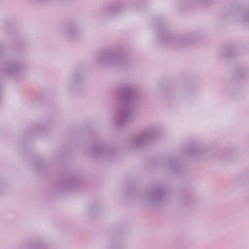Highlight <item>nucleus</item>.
<instances>
[{
	"label": "nucleus",
	"mask_w": 249,
	"mask_h": 249,
	"mask_svg": "<svg viewBox=\"0 0 249 249\" xmlns=\"http://www.w3.org/2000/svg\"><path fill=\"white\" fill-rule=\"evenodd\" d=\"M156 26L158 28V39L163 45H171L179 49L185 47L193 42L194 37L191 35L175 36L170 34L162 24H157Z\"/></svg>",
	"instance_id": "1"
},
{
	"label": "nucleus",
	"mask_w": 249,
	"mask_h": 249,
	"mask_svg": "<svg viewBox=\"0 0 249 249\" xmlns=\"http://www.w3.org/2000/svg\"><path fill=\"white\" fill-rule=\"evenodd\" d=\"M237 77L238 78L245 77L247 74V71L243 69H239L237 71Z\"/></svg>",
	"instance_id": "11"
},
{
	"label": "nucleus",
	"mask_w": 249,
	"mask_h": 249,
	"mask_svg": "<svg viewBox=\"0 0 249 249\" xmlns=\"http://www.w3.org/2000/svg\"><path fill=\"white\" fill-rule=\"evenodd\" d=\"M158 136L156 129L155 128H151L135 136L131 142V146L134 148L141 147Z\"/></svg>",
	"instance_id": "4"
},
{
	"label": "nucleus",
	"mask_w": 249,
	"mask_h": 249,
	"mask_svg": "<svg viewBox=\"0 0 249 249\" xmlns=\"http://www.w3.org/2000/svg\"><path fill=\"white\" fill-rule=\"evenodd\" d=\"M235 18L243 23H249V8L237 10Z\"/></svg>",
	"instance_id": "9"
},
{
	"label": "nucleus",
	"mask_w": 249,
	"mask_h": 249,
	"mask_svg": "<svg viewBox=\"0 0 249 249\" xmlns=\"http://www.w3.org/2000/svg\"><path fill=\"white\" fill-rule=\"evenodd\" d=\"M127 61H128V58H127V56H126V55L125 54V65H126Z\"/></svg>",
	"instance_id": "15"
},
{
	"label": "nucleus",
	"mask_w": 249,
	"mask_h": 249,
	"mask_svg": "<svg viewBox=\"0 0 249 249\" xmlns=\"http://www.w3.org/2000/svg\"><path fill=\"white\" fill-rule=\"evenodd\" d=\"M202 153V148L198 143H193L190 146L189 149L185 151V154L188 156L197 158L201 156Z\"/></svg>",
	"instance_id": "8"
},
{
	"label": "nucleus",
	"mask_w": 249,
	"mask_h": 249,
	"mask_svg": "<svg viewBox=\"0 0 249 249\" xmlns=\"http://www.w3.org/2000/svg\"><path fill=\"white\" fill-rule=\"evenodd\" d=\"M116 102L120 108L121 116H124V88L123 85L118 86L115 91Z\"/></svg>",
	"instance_id": "6"
},
{
	"label": "nucleus",
	"mask_w": 249,
	"mask_h": 249,
	"mask_svg": "<svg viewBox=\"0 0 249 249\" xmlns=\"http://www.w3.org/2000/svg\"><path fill=\"white\" fill-rule=\"evenodd\" d=\"M138 89L133 85L125 84V124L133 122L137 116Z\"/></svg>",
	"instance_id": "2"
},
{
	"label": "nucleus",
	"mask_w": 249,
	"mask_h": 249,
	"mask_svg": "<svg viewBox=\"0 0 249 249\" xmlns=\"http://www.w3.org/2000/svg\"><path fill=\"white\" fill-rule=\"evenodd\" d=\"M234 50L232 47H223L219 52L218 56L220 58H227L234 55Z\"/></svg>",
	"instance_id": "10"
},
{
	"label": "nucleus",
	"mask_w": 249,
	"mask_h": 249,
	"mask_svg": "<svg viewBox=\"0 0 249 249\" xmlns=\"http://www.w3.org/2000/svg\"><path fill=\"white\" fill-rule=\"evenodd\" d=\"M166 167L174 174H177L181 171L182 166L179 159L177 158H172L168 159L165 162Z\"/></svg>",
	"instance_id": "7"
},
{
	"label": "nucleus",
	"mask_w": 249,
	"mask_h": 249,
	"mask_svg": "<svg viewBox=\"0 0 249 249\" xmlns=\"http://www.w3.org/2000/svg\"><path fill=\"white\" fill-rule=\"evenodd\" d=\"M75 32V28L74 27H71L65 29L64 33L68 36H71L73 35Z\"/></svg>",
	"instance_id": "12"
},
{
	"label": "nucleus",
	"mask_w": 249,
	"mask_h": 249,
	"mask_svg": "<svg viewBox=\"0 0 249 249\" xmlns=\"http://www.w3.org/2000/svg\"><path fill=\"white\" fill-rule=\"evenodd\" d=\"M99 63L109 65H118L123 60V53H116L112 55L108 50H106L97 57Z\"/></svg>",
	"instance_id": "5"
},
{
	"label": "nucleus",
	"mask_w": 249,
	"mask_h": 249,
	"mask_svg": "<svg viewBox=\"0 0 249 249\" xmlns=\"http://www.w3.org/2000/svg\"><path fill=\"white\" fill-rule=\"evenodd\" d=\"M167 195L166 187L162 184H158L153 186L147 195V201L151 205L158 206L166 198Z\"/></svg>",
	"instance_id": "3"
},
{
	"label": "nucleus",
	"mask_w": 249,
	"mask_h": 249,
	"mask_svg": "<svg viewBox=\"0 0 249 249\" xmlns=\"http://www.w3.org/2000/svg\"><path fill=\"white\" fill-rule=\"evenodd\" d=\"M18 69V66L17 64H12L9 66V71L10 72H16Z\"/></svg>",
	"instance_id": "13"
},
{
	"label": "nucleus",
	"mask_w": 249,
	"mask_h": 249,
	"mask_svg": "<svg viewBox=\"0 0 249 249\" xmlns=\"http://www.w3.org/2000/svg\"><path fill=\"white\" fill-rule=\"evenodd\" d=\"M183 199H187V198H186V197H183Z\"/></svg>",
	"instance_id": "16"
},
{
	"label": "nucleus",
	"mask_w": 249,
	"mask_h": 249,
	"mask_svg": "<svg viewBox=\"0 0 249 249\" xmlns=\"http://www.w3.org/2000/svg\"><path fill=\"white\" fill-rule=\"evenodd\" d=\"M213 0H198V1L202 3L203 4H211Z\"/></svg>",
	"instance_id": "14"
}]
</instances>
